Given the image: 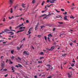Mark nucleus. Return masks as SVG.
Here are the masks:
<instances>
[{"label":"nucleus","instance_id":"nucleus-8","mask_svg":"<svg viewBox=\"0 0 78 78\" xmlns=\"http://www.w3.org/2000/svg\"><path fill=\"white\" fill-rule=\"evenodd\" d=\"M18 6H19L18 4H17L14 7V9H16V8L18 7Z\"/></svg>","mask_w":78,"mask_h":78},{"label":"nucleus","instance_id":"nucleus-5","mask_svg":"<svg viewBox=\"0 0 78 78\" xmlns=\"http://www.w3.org/2000/svg\"><path fill=\"white\" fill-rule=\"evenodd\" d=\"M32 29L33 27H31L29 29V31H28V34H31V30H32Z\"/></svg>","mask_w":78,"mask_h":78},{"label":"nucleus","instance_id":"nucleus-14","mask_svg":"<svg viewBox=\"0 0 78 78\" xmlns=\"http://www.w3.org/2000/svg\"><path fill=\"white\" fill-rule=\"evenodd\" d=\"M67 75L69 78H70L71 77V75L69 73H68Z\"/></svg>","mask_w":78,"mask_h":78},{"label":"nucleus","instance_id":"nucleus-38","mask_svg":"<svg viewBox=\"0 0 78 78\" xmlns=\"http://www.w3.org/2000/svg\"><path fill=\"white\" fill-rule=\"evenodd\" d=\"M18 65L19 66H18L19 67H22V66H21V65H20L19 64H18Z\"/></svg>","mask_w":78,"mask_h":78},{"label":"nucleus","instance_id":"nucleus-9","mask_svg":"<svg viewBox=\"0 0 78 78\" xmlns=\"http://www.w3.org/2000/svg\"><path fill=\"white\" fill-rule=\"evenodd\" d=\"M25 5H26V4H22V7H23V8H25V7H26Z\"/></svg>","mask_w":78,"mask_h":78},{"label":"nucleus","instance_id":"nucleus-57","mask_svg":"<svg viewBox=\"0 0 78 78\" xmlns=\"http://www.w3.org/2000/svg\"><path fill=\"white\" fill-rule=\"evenodd\" d=\"M46 16V14H44V15H42V16L43 17V16Z\"/></svg>","mask_w":78,"mask_h":78},{"label":"nucleus","instance_id":"nucleus-43","mask_svg":"<svg viewBox=\"0 0 78 78\" xmlns=\"http://www.w3.org/2000/svg\"><path fill=\"white\" fill-rule=\"evenodd\" d=\"M14 67L13 66L12 67V70H14Z\"/></svg>","mask_w":78,"mask_h":78},{"label":"nucleus","instance_id":"nucleus-19","mask_svg":"<svg viewBox=\"0 0 78 78\" xmlns=\"http://www.w3.org/2000/svg\"><path fill=\"white\" fill-rule=\"evenodd\" d=\"M38 24L35 27V30H36L37 29V27H38V25H39V23H38Z\"/></svg>","mask_w":78,"mask_h":78},{"label":"nucleus","instance_id":"nucleus-11","mask_svg":"<svg viewBox=\"0 0 78 78\" xmlns=\"http://www.w3.org/2000/svg\"><path fill=\"white\" fill-rule=\"evenodd\" d=\"M55 46L52 47L51 48V51H52L54 49H55Z\"/></svg>","mask_w":78,"mask_h":78},{"label":"nucleus","instance_id":"nucleus-13","mask_svg":"<svg viewBox=\"0 0 78 78\" xmlns=\"http://www.w3.org/2000/svg\"><path fill=\"white\" fill-rule=\"evenodd\" d=\"M51 2V1L47 0L46 1V2H47V3H49V2H50L51 3H52Z\"/></svg>","mask_w":78,"mask_h":78},{"label":"nucleus","instance_id":"nucleus-24","mask_svg":"<svg viewBox=\"0 0 78 78\" xmlns=\"http://www.w3.org/2000/svg\"><path fill=\"white\" fill-rule=\"evenodd\" d=\"M13 18V16H12L11 17H9V19H12Z\"/></svg>","mask_w":78,"mask_h":78},{"label":"nucleus","instance_id":"nucleus-2","mask_svg":"<svg viewBox=\"0 0 78 78\" xmlns=\"http://www.w3.org/2000/svg\"><path fill=\"white\" fill-rule=\"evenodd\" d=\"M9 29L10 30H8V29H5V30L4 32H6V31H15V30H12V27H10Z\"/></svg>","mask_w":78,"mask_h":78},{"label":"nucleus","instance_id":"nucleus-48","mask_svg":"<svg viewBox=\"0 0 78 78\" xmlns=\"http://www.w3.org/2000/svg\"><path fill=\"white\" fill-rule=\"evenodd\" d=\"M18 59H19V60H20H20H21V59L19 57H18Z\"/></svg>","mask_w":78,"mask_h":78},{"label":"nucleus","instance_id":"nucleus-49","mask_svg":"<svg viewBox=\"0 0 78 78\" xmlns=\"http://www.w3.org/2000/svg\"><path fill=\"white\" fill-rule=\"evenodd\" d=\"M48 27H51V24H49L48 25Z\"/></svg>","mask_w":78,"mask_h":78},{"label":"nucleus","instance_id":"nucleus-37","mask_svg":"<svg viewBox=\"0 0 78 78\" xmlns=\"http://www.w3.org/2000/svg\"><path fill=\"white\" fill-rule=\"evenodd\" d=\"M70 46H72V45H73V43H70Z\"/></svg>","mask_w":78,"mask_h":78},{"label":"nucleus","instance_id":"nucleus-59","mask_svg":"<svg viewBox=\"0 0 78 78\" xmlns=\"http://www.w3.org/2000/svg\"><path fill=\"white\" fill-rule=\"evenodd\" d=\"M34 78H37V76H34Z\"/></svg>","mask_w":78,"mask_h":78},{"label":"nucleus","instance_id":"nucleus-23","mask_svg":"<svg viewBox=\"0 0 78 78\" xmlns=\"http://www.w3.org/2000/svg\"><path fill=\"white\" fill-rule=\"evenodd\" d=\"M40 55H43L44 54V52H41L40 53Z\"/></svg>","mask_w":78,"mask_h":78},{"label":"nucleus","instance_id":"nucleus-25","mask_svg":"<svg viewBox=\"0 0 78 78\" xmlns=\"http://www.w3.org/2000/svg\"><path fill=\"white\" fill-rule=\"evenodd\" d=\"M25 41V38H24L23 40L21 41V42H22V41Z\"/></svg>","mask_w":78,"mask_h":78},{"label":"nucleus","instance_id":"nucleus-31","mask_svg":"<svg viewBox=\"0 0 78 78\" xmlns=\"http://www.w3.org/2000/svg\"><path fill=\"white\" fill-rule=\"evenodd\" d=\"M11 53L12 54H13V53H14V50H12L11 51Z\"/></svg>","mask_w":78,"mask_h":78},{"label":"nucleus","instance_id":"nucleus-32","mask_svg":"<svg viewBox=\"0 0 78 78\" xmlns=\"http://www.w3.org/2000/svg\"><path fill=\"white\" fill-rule=\"evenodd\" d=\"M37 37H38L39 38L41 37V35H37Z\"/></svg>","mask_w":78,"mask_h":78},{"label":"nucleus","instance_id":"nucleus-21","mask_svg":"<svg viewBox=\"0 0 78 78\" xmlns=\"http://www.w3.org/2000/svg\"><path fill=\"white\" fill-rule=\"evenodd\" d=\"M44 3H45V1H43L42 2V4H41V5H42V6H43V5H44Z\"/></svg>","mask_w":78,"mask_h":78},{"label":"nucleus","instance_id":"nucleus-18","mask_svg":"<svg viewBox=\"0 0 78 78\" xmlns=\"http://www.w3.org/2000/svg\"><path fill=\"white\" fill-rule=\"evenodd\" d=\"M48 37H50V36H51V37H52V35L51 34H49L48 35Z\"/></svg>","mask_w":78,"mask_h":78},{"label":"nucleus","instance_id":"nucleus-6","mask_svg":"<svg viewBox=\"0 0 78 78\" xmlns=\"http://www.w3.org/2000/svg\"><path fill=\"white\" fill-rule=\"evenodd\" d=\"M67 16L66 15L64 17V20H67L68 19H67Z\"/></svg>","mask_w":78,"mask_h":78},{"label":"nucleus","instance_id":"nucleus-27","mask_svg":"<svg viewBox=\"0 0 78 78\" xmlns=\"http://www.w3.org/2000/svg\"><path fill=\"white\" fill-rule=\"evenodd\" d=\"M14 56H13V55H12V57H11V59H12V60L14 59Z\"/></svg>","mask_w":78,"mask_h":78},{"label":"nucleus","instance_id":"nucleus-53","mask_svg":"<svg viewBox=\"0 0 78 78\" xmlns=\"http://www.w3.org/2000/svg\"><path fill=\"white\" fill-rule=\"evenodd\" d=\"M22 46H23V44H22V45H21L20 47V48H22Z\"/></svg>","mask_w":78,"mask_h":78},{"label":"nucleus","instance_id":"nucleus-44","mask_svg":"<svg viewBox=\"0 0 78 78\" xmlns=\"http://www.w3.org/2000/svg\"><path fill=\"white\" fill-rule=\"evenodd\" d=\"M46 49L48 50H49V51L51 50V49H48V48H46Z\"/></svg>","mask_w":78,"mask_h":78},{"label":"nucleus","instance_id":"nucleus-30","mask_svg":"<svg viewBox=\"0 0 78 78\" xmlns=\"http://www.w3.org/2000/svg\"><path fill=\"white\" fill-rule=\"evenodd\" d=\"M47 9L45 10L42 11V13H44V12H45V11H47Z\"/></svg>","mask_w":78,"mask_h":78},{"label":"nucleus","instance_id":"nucleus-54","mask_svg":"<svg viewBox=\"0 0 78 78\" xmlns=\"http://www.w3.org/2000/svg\"><path fill=\"white\" fill-rule=\"evenodd\" d=\"M3 33H4V32L3 31L2 32L0 33V34H3Z\"/></svg>","mask_w":78,"mask_h":78},{"label":"nucleus","instance_id":"nucleus-33","mask_svg":"<svg viewBox=\"0 0 78 78\" xmlns=\"http://www.w3.org/2000/svg\"><path fill=\"white\" fill-rule=\"evenodd\" d=\"M75 6V4H74V3H73L72 4V5L71 6V7H72V6Z\"/></svg>","mask_w":78,"mask_h":78},{"label":"nucleus","instance_id":"nucleus-16","mask_svg":"<svg viewBox=\"0 0 78 78\" xmlns=\"http://www.w3.org/2000/svg\"><path fill=\"white\" fill-rule=\"evenodd\" d=\"M23 23L21 24H20L19 26H18V27H21V26H23Z\"/></svg>","mask_w":78,"mask_h":78},{"label":"nucleus","instance_id":"nucleus-15","mask_svg":"<svg viewBox=\"0 0 78 78\" xmlns=\"http://www.w3.org/2000/svg\"><path fill=\"white\" fill-rule=\"evenodd\" d=\"M8 33H11V35H13V34H14V33H13L12 32H9Z\"/></svg>","mask_w":78,"mask_h":78},{"label":"nucleus","instance_id":"nucleus-10","mask_svg":"<svg viewBox=\"0 0 78 78\" xmlns=\"http://www.w3.org/2000/svg\"><path fill=\"white\" fill-rule=\"evenodd\" d=\"M36 3V0H33L32 2V3L34 4Z\"/></svg>","mask_w":78,"mask_h":78},{"label":"nucleus","instance_id":"nucleus-35","mask_svg":"<svg viewBox=\"0 0 78 78\" xmlns=\"http://www.w3.org/2000/svg\"><path fill=\"white\" fill-rule=\"evenodd\" d=\"M44 38L45 40V41H47V37H46V36L44 37Z\"/></svg>","mask_w":78,"mask_h":78},{"label":"nucleus","instance_id":"nucleus-3","mask_svg":"<svg viewBox=\"0 0 78 78\" xmlns=\"http://www.w3.org/2000/svg\"><path fill=\"white\" fill-rule=\"evenodd\" d=\"M14 0H9V3L12 5L14 4Z\"/></svg>","mask_w":78,"mask_h":78},{"label":"nucleus","instance_id":"nucleus-26","mask_svg":"<svg viewBox=\"0 0 78 78\" xmlns=\"http://www.w3.org/2000/svg\"><path fill=\"white\" fill-rule=\"evenodd\" d=\"M63 14H64V15H66V14H67V12H65L64 13H63Z\"/></svg>","mask_w":78,"mask_h":78},{"label":"nucleus","instance_id":"nucleus-12","mask_svg":"<svg viewBox=\"0 0 78 78\" xmlns=\"http://www.w3.org/2000/svg\"><path fill=\"white\" fill-rule=\"evenodd\" d=\"M52 0L51 2V3H55V1H56L57 0Z\"/></svg>","mask_w":78,"mask_h":78},{"label":"nucleus","instance_id":"nucleus-50","mask_svg":"<svg viewBox=\"0 0 78 78\" xmlns=\"http://www.w3.org/2000/svg\"><path fill=\"white\" fill-rule=\"evenodd\" d=\"M0 26H1V27H3V24H0Z\"/></svg>","mask_w":78,"mask_h":78},{"label":"nucleus","instance_id":"nucleus-34","mask_svg":"<svg viewBox=\"0 0 78 78\" xmlns=\"http://www.w3.org/2000/svg\"><path fill=\"white\" fill-rule=\"evenodd\" d=\"M71 66L72 67H73V66H74V64L72 63Z\"/></svg>","mask_w":78,"mask_h":78},{"label":"nucleus","instance_id":"nucleus-55","mask_svg":"<svg viewBox=\"0 0 78 78\" xmlns=\"http://www.w3.org/2000/svg\"><path fill=\"white\" fill-rule=\"evenodd\" d=\"M4 71H6L7 70V69H3Z\"/></svg>","mask_w":78,"mask_h":78},{"label":"nucleus","instance_id":"nucleus-56","mask_svg":"<svg viewBox=\"0 0 78 78\" xmlns=\"http://www.w3.org/2000/svg\"><path fill=\"white\" fill-rule=\"evenodd\" d=\"M48 40L49 41H50V38H49V37H48Z\"/></svg>","mask_w":78,"mask_h":78},{"label":"nucleus","instance_id":"nucleus-63","mask_svg":"<svg viewBox=\"0 0 78 78\" xmlns=\"http://www.w3.org/2000/svg\"><path fill=\"white\" fill-rule=\"evenodd\" d=\"M16 67H19V66H17V65H16Z\"/></svg>","mask_w":78,"mask_h":78},{"label":"nucleus","instance_id":"nucleus-40","mask_svg":"<svg viewBox=\"0 0 78 78\" xmlns=\"http://www.w3.org/2000/svg\"><path fill=\"white\" fill-rule=\"evenodd\" d=\"M61 10L62 11H65L64 9H61Z\"/></svg>","mask_w":78,"mask_h":78},{"label":"nucleus","instance_id":"nucleus-4","mask_svg":"<svg viewBox=\"0 0 78 78\" xmlns=\"http://www.w3.org/2000/svg\"><path fill=\"white\" fill-rule=\"evenodd\" d=\"M23 54H25L26 55H29V53H28V52L27 51H24L23 52Z\"/></svg>","mask_w":78,"mask_h":78},{"label":"nucleus","instance_id":"nucleus-41","mask_svg":"<svg viewBox=\"0 0 78 78\" xmlns=\"http://www.w3.org/2000/svg\"><path fill=\"white\" fill-rule=\"evenodd\" d=\"M55 27H54L53 28V31H55Z\"/></svg>","mask_w":78,"mask_h":78},{"label":"nucleus","instance_id":"nucleus-17","mask_svg":"<svg viewBox=\"0 0 78 78\" xmlns=\"http://www.w3.org/2000/svg\"><path fill=\"white\" fill-rule=\"evenodd\" d=\"M38 62L39 63V64H42V61H38Z\"/></svg>","mask_w":78,"mask_h":78},{"label":"nucleus","instance_id":"nucleus-22","mask_svg":"<svg viewBox=\"0 0 78 78\" xmlns=\"http://www.w3.org/2000/svg\"><path fill=\"white\" fill-rule=\"evenodd\" d=\"M12 12H13V10H12V9H11L10 12L11 13H12Z\"/></svg>","mask_w":78,"mask_h":78},{"label":"nucleus","instance_id":"nucleus-45","mask_svg":"<svg viewBox=\"0 0 78 78\" xmlns=\"http://www.w3.org/2000/svg\"><path fill=\"white\" fill-rule=\"evenodd\" d=\"M41 29H42L44 27V26H41Z\"/></svg>","mask_w":78,"mask_h":78},{"label":"nucleus","instance_id":"nucleus-64","mask_svg":"<svg viewBox=\"0 0 78 78\" xmlns=\"http://www.w3.org/2000/svg\"><path fill=\"white\" fill-rule=\"evenodd\" d=\"M19 9H20V11H22V8H20Z\"/></svg>","mask_w":78,"mask_h":78},{"label":"nucleus","instance_id":"nucleus-42","mask_svg":"<svg viewBox=\"0 0 78 78\" xmlns=\"http://www.w3.org/2000/svg\"><path fill=\"white\" fill-rule=\"evenodd\" d=\"M58 23H59L60 24H62L63 23H62V22H58Z\"/></svg>","mask_w":78,"mask_h":78},{"label":"nucleus","instance_id":"nucleus-7","mask_svg":"<svg viewBox=\"0 0 78 78\" xmlns=\"http://www.w3.org/2000/svg\"><path fill=\"white\" fill-rule=\"evenodd\" d=\"M56 18H59L60 17H61L62 19V16L61 15H59L58 16H56Z\"/></svg>","mask_w":78,"mask_h":78},{"label":"nucleus","instance_id":"nucleus-20","mask_svg":"<svg viewBox=\"0 0 78 78\" xmlns=\"http://www.w3.org/2000/svg\"><path fill=\"white\" fill-rule=\"evenodd\" d=\"M47 7H48V8H49V7H50V5H48L47 6H45V9L47 8Z\"/></svg>","mask_w":78,"mask_h":78},{"label":"nucleus","instance_id":"nucleus-61","mask_svg":"<svg viewBox=\"0 0 78 78\" xmlns=\"http://www.w3.org/2000/svg\"><path fill=\"white\" fill-rule=\"evenodd\" d=\"M42 58H44L43 57H41L40 58V59H42Z\"/></svg>","mask_w":78,"mask_h":78},{"label":"nucleus","instance_id":"nucleus-58","mask_svg":"<svg viewBox=\"0 0 78 78\" xmlns=\"http://www.w3.org/2000/svg\"><path fill=\"white\" fill-rule=\"evenodd\" d=\"M51 78V76H49L48 77H47V78Z\"/></svg>","mask_w":78,"mask_h":78},{"label":"nucleus","instance_id":"nucleus-46","mask_svg":"<svg viewBox=\"0 0 78 78\" xmlns=\"http://www.w3.org/2000/svg\"><path fill=\"white\" fill-rule=\"evenodd\" d=\"M26 23H29V21L28 20H27L26 21Z\"/></svg>","mask_w":78,"mask_h":78},{"label":"nucleus","instance_id":"nucleus-62","mask_svg":"<svg viewBox=\"0 0 78 78\" xmlns=\"http://www.w3.org/2000/svg\"><path fill=\"white\" fill-rule=\"evenodd\" d=\"M62 34H61L60 35V37H61V36L62 35Z\"/></svg>","mask_w":78,"mask_h":78},{"label":"nucleus","instance_id":"nucleus-1","mask_svg":"<svg viewBox=\"0 0 78 78\" xmlns=\"http://www.w3.org/2000/svg\"><path fill=\"white\" fill-rule=\"evenodd\" d=\"M25 27H20V30H22V29H23V30H21L18 31L16 33H19V32H21V31H23L24 30H25Z\"/></svg>","mask_w":78,"mask_h":78},{"label":"nucleus","instance_id":"nucleus-47","mask_svg":"<svg viewBox=\"0 0 78 78\" xmlns=\"http://www.w3.org/2000/svg\"><path fill=\"white\" fill-rule=\"evenodd\" d=\"M5 77H7L8 76V74H6L4 76Z\"/></svg>","mask_w":78,"mask_h":78},{"label":"nucleus","instance_id":"nucleus-52","mask_svg":"<svg viewBox=\"0 0 78 78\" xmlns=\"http://www.w3.org/2000/svg\"><path fill=\"white\" fill-rule=\"evenodd\" d=\"M20 48H19V47H17V50H20Z\"/></svg>","mask_w":78,"mask_h":78},{"label":"nucleus","instance_id":"nucleus-39","mask_svg":"<svg viewBox=\"0 0 78 78\" xmlns=\"http://www.w3.org/2000/svg\"><path fill=\"white\" fill-rule=\"evenodd\" d=\"M55 10L56 11V12H60V11H58L57 10L55 9Z\"/></svg>","mask_w":78,"mask_h":78},{"label":"nucleus","instance_id":"nucleus-51","mask_svg":"<svg viewBox=\"0 0 78 78\" xmlns=\"http://www.w3.org/2000/svg\"><path fill=\"white\" fill-rule=\"evenodd\" d=\"M73 42H75V43H76V40H75L74 41H72Z\"/></svg>","mask_w":78,"mask_h":78},{"label":"nucleus","instance_id":"nucleus-60","mask_svg":"<svg viewBox=\"0 0 78 78\" xmlns=\"http://www.w3.org/2000/svg\"><path fill=\"white\" fill-rule=\"evenodd\" d=\"M30 37H31V35H30L29 36L28 38H30Z\"/></svg>","mask_w":78,"mask_h":78},{"label":"nucleus","instance_id":"nucleus-36","mask_svg":"<svg viewBox=\"0 0 78 78\" xmlns=\"http://www.w3.org/2000/svg\"><path fill=\"white\" fill-rule=\"evenodd\" d=\"M66 55V54L62 55V56H63V57H64V56H65Z\"/></svg>","mask_w":78,"mask_h":78},{"label":"nucleus","instance_id":"nucleus-29","mask_svg":"<svg viewBox=\"0 0 78 78\" xmlns=\"http://www.w3.org/2000/svg\"><path fill=\"white\" fill-rule=\"evenodd\" d=\"M46 66H48V67H49V68H50V67H51V66L50 65H48Z\"/></svg>","mask_w":78,"mask_h":78},{"label":"nucleus","instance_id":"nucleus-28","mask_svg":"<svg viewBox=\"0 0 78 78\" xmlns=\"http://www.w3.org/2000/svg\"><path fill=\"white\" fill-rule=\"evenodd\" d=\"M2 21L3 22H5V21H6V20H5V18H4L2 20Z\"/></svg>","mask_w":78,"mask_h":78}]
</instances>
